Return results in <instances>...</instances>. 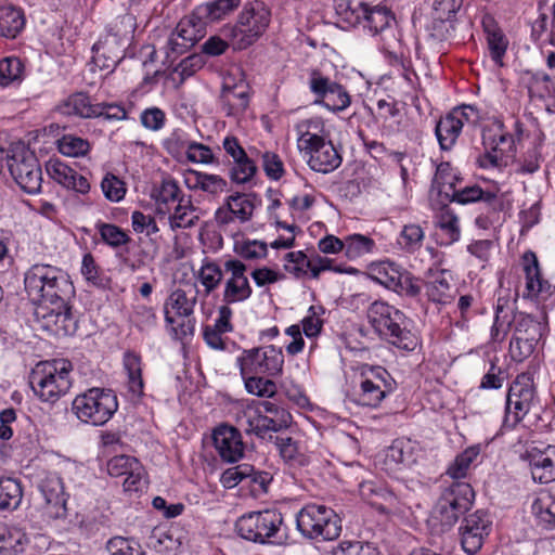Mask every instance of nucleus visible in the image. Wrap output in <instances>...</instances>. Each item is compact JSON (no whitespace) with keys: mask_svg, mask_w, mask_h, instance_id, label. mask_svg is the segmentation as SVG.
<instances>
[{"mask_svg":"<svg viewBox=\"0 0 555 555\" xmlns=\"http://www.w3.org/2000/svg\"><path fill=\"white\" fill-rule=\"evenodd\" d=\"M299 147L309 155L308 165L313 171L330 173L341 165L339 151L332 141H326L319 134L304 133L299 139Z\"/></svg>","mask_w":555,"mask_h":555,"instance_id":"ddd939ff","label":"nucleus"},{"mask_svg":"<svg viewBox=\"0 0 555 555\" xmlns=\"http://www.w3.org/2000/svg\"><path fill=\"white\" fill-rule=\"evenodd\" d=\"M101 240L113 249H118L131 242L126 231L114 223L99 222L95 225Z\"/></svg>","mask_w":555,"mask_h":555,"instance_id":"8fccbe9b","label":"nucleus"},{"mask_svg":"<svg viewBox=\"0 0 555 555\" xmlns=\"http://www.w3.org/2000/svg\"><path fill=\"white\" fill-rule=\"evenodd\" d=\"M64 273L65 271L61 268L48 263L33 264L24 275V285L28 297L33 299L36 295H42L44 288L56 278L63 276Z\"/></svg>","mask_w":555,"mask_h":555,"instance_id":"4be33fe9","label":"nucleus"},{"mask_svg":"<svg viewBox=\"0 0 555 555\" xmlns=\"http://www.w3.org/2000/svg\"><path fill=\"white\" fill-rule=\"evenodd\" d=\"M533 512L547 529L555 528V494L547 493L538 498L532 504Z\"/></svg>","mask_w":555,"mask_h":555,"instance_id":"4d7b16f0","label":"nucleus"},{"mask_svg":"<svg viewBox=\"0 0 555 555\" xmlns=\"http://www.w3.org/2000/svg\"><path fill=\"white\" fill-rule=\"evenodd\" d=\"M283 417V413L282 417L275 418L254 411L248 414L244 430L247 435H255L259 439L271 442L275 437L273 434H283L282 431L292 425L291 422H286Z\"/></svg>","mask_w":555,"mask_h":555,"instance_id":"aec40b11","label":"nucleus"},{"mask_svg":"<svg viewBox=\"0 0 555 555\" xmlns=\"http://www.w3.org/2000/svg\"><path fill=\"white\" fill-rule=\"evenodd\" d=\"M63 114L76 115L81 118H98L99 107L91 102L90 96L85 92L70 94L60 106Z\"/></svg>","mask_w":555,"mask_h":555,"instance_id":"72a5a7b5","label":"nucleus"},{"mask_svg":"<svg viewBox=\"0 0 555 555\" xmlns=\"http://www.w3.org/2000/svg\"><path fill=\"white\" fill-rule=\"evenodd\" d=\"M367 320L377 335L395 347L412 351L417 346V338L408 328L405 314L386 301L375 300L367 309Z\"/></svg>","mask_w":555,"mask_h":555,"instance_id":"7ed1b4c3","label":"nucleus"},{"mask_svg":"<svg viewBox=\"0 0 555 555\" xmlns=\"http://www.w3.org/2000/svg\"><path fill=\"white\" fill-rule=\"evenodd\" d=\"M93 63L101 69L113 72L125 56V44L117 33L109 30L104 40L92 48Z\"/></svg>","mask_w":555,"mask_h":555,"instance_id":"6ab92c4d","label":"nucleus"},{"mask_svg":"<svg viewBox=\"0 0 555 555\" xmlns=\"http://www.w3.org/2000/svg\"><path fill=\"white\" fill-rule=\"evenodd\" d=\"M491 528L492 518L487 511L478 509L465 516L459 529L464 552L468 555L479 552Z\"/></svg>","mask_w":555,"mask_h":555,"instance_id":"2eb2a0df","label":"nucleus"},{"mask_svg":"<svg viewBox=\"0 0 555 555\" xmlns=\"http://www.w3.org/2000/svg\"><path fill=\"white\" fill-rule=\"evenodd\" d=\"M296 528L306 539L333 541L341 533V519L333 508L310 503L296 514Z\"/></svg>","mask_w":555,"mask_h":555,"instance_id":"39448f33","label":"nucleus"},{"mask_svg":"<svg viewBox=\"0 0 555 555\" xmlns=\"http://www.w3.org/2000/svg\"><path fill=\"white\" fill-rule=\"evenodd\" d=\"M39 488L44 500L43 515L52 520L64 519L67 516V498L62 479L56 476L47 477Z\"/></svg>","mask_w":555,"mask_h":555,"instance_id":"f3484780","label":"nucleus"},{"mask_svg":"<svg viewBox=\"0 0 555 555\" xmlns=\"http://www.w3.org/2000/svg\"><path fill=\"white\" fill-rule=\"evenodd\" d=\"M416 461L410 440L397 439L388 448L385 455L387 470L396 472L401 466H410Z\"/></svg>","mask_w":555,"mask_h":555,"instance_id":"7c9ffc66","label":"nucleus"},{"mask_svg":"<svg viewBox=\"0 0 555 555\" xmlns=\"http://www.w3.org/2000/svg\"><path fill=\"white\" fill-rule=\"evenodd\" d=\"M177 202L178 204L175 208V212L169 218L171 229L176 230L178 228L186 229L194 227L198 221V216L193 215L197 208L193 205L191 196L182 194Z\"/></svg>","mask_w":555,"mask_h":555,"instance_id":"58836bf2","label":"nucleus"},{"mask_svg":"<svg viewBox=\"0 0 555 555\" xmlns=\"http://www.w3.org/2000/svg\"><path fill=\"white\" fill-rule=\"evenodd\" d=\"M122 364L128 376L129 390L138 397L143 395L144 382L142 378V359L134 351H126L122 358Z\"/></svg>","mask_w":555,"mask_h":555,"instance_id":"e433bc0d","label":"nucleus"},{"mask_svg":"<svg viewBox=\"0 0 555 555\" xmlns=\"http://www.w3.org/2000/svg\"><path fill=\"white\" fill-rule=\"evenodd\" d=\"M538 337L535 335H514L509 343V352L513 360L521 362L530 357L537 346Z\"/></svg>","mask_w":555,"mask_h":555,"instance_id":"bf43d9fd","label":"nucleus"},{"mask_svg":"<svg viewBox=\"0 0 555 555\" xmlns=\"http://www.w3.org/2000/svg\"><path fill=\"white\" fill-rule=\"evenodd\" d=\"M250 101V88L245 82L222 85L219 102L221 109L227 116L242 115L248 107Z\"/></svg>","mask_w":555,"mask_h":555,"instance_id":"5701e85b","label":"nucleus"},{"mask_svg":"<svg viewBox=\"0 0 555 555\" xmlns=\"http://www.w3.org/2000/svg\"><path fill=\"white\" fill-rule=\"evenodd\" d=\"M198 281L204 286L206 295L216 291L223 280V264L220 266L215 260L204 258L198 271Z\"/></svg>","mask_w":555,"mask_h":555,"instance_id":"a19ab883","label":"nucleus"},{"mask_svg":"<svg viewBox=\"0 0 555 555\" xmlns=\"http://www.w3.org/2000/svg\"><path fill=\"white\" fill-rule=\"evenodd\" d=\"M423 288V281L414 276L410 271L403 269L396 281L392 292L400 296L416 299Z\"/></svg>","mask_w":555,"mask_h":555,"instance_id":"6e6d98bb","label":"nucleus"},{"mask_svg":"<svg viewBox=\"0 0 555 555\" xmlns=\"http://www.w3.org/2000/svg\"><path fill=\"white\" fill-rule=\"evenodd\" d=\"M461 120L448 113L436 122L435 134L441 151H451L455 145L461 132Z\"/></svg>","mask_w":555,"mask_h":555,"instance_id":"c756f323","label":"nucleus"},{"mask_svg":"<svg viewBox=\"0 0 555 555\" xmlns=\"http://www.w3.org/2000/svg\"><path fill=\"white\" fill-rule=\"evenodd\" d=\"M260 199L256 193L235 192L225 197L223 204L216 210L215 220L219 227L238 221L245 223L253 218Z\"/></svg>","mask_w":555,"mask_h":555,"instance_id":"4468645a","label":"nucleus"},{"mask_svg":"<svg viewBox=\"0 0 555 555\" xmlns=\"http://www.w3.org/2000/svg\"><path fill=\"white\" fill-rule=\"evenodd\" d=\"M8 168L18 186L28 194L41 190L42 170L35 153L25 146L16 147L8 156Z\"/></svg>","mask_w":555,"mask_h":555,"instance_id":"f8f14e48","label":"nucleus"},{"mask_svg":"<svg viewBox=\"0 0 555 555\" xmlns=\"http://www.w3.org/2000/svg\"><path fill=\"white\" fill-rule=\"evenodd\" d=\"M396 388V380L390 373L379 365L363 367L359 385L353 391V401L362 406L377 408Z\"/></svg>","mask_w":555,"mask_h":555,"instance_id":"6e6552de","label":"nucleus"},{"mask_svg":"<svg viewBox=\"0 0 555 555\" xmlns=\"http://www.w3.org/2000/svg\"><path fill=\"white\" fill-rule=\"evenodd\" d=\"M351 103V99L344 86L336 82L322 105L332 112H341Z\"/></svg>","mask_w":555,"mask_h":555,"instance_id":"338daca9","label":"nucleus"},{"mask_svg":"<svg viewBox=\"0 0 555 555\" xmlns=\"http://www.w3.org/2000/svg\"><path fill=\"white\" fill-rule=\"evenodd\" d=\"M24 11L12 3L0 2V37L14 39L24 29Z\"/></svg>","mask_w":555,"mask_h":555,"instance_id":"bb28decb","label":"nucleus"},{"mask_svg":"<svg viewBox=\"0 0 555 555\" xmlns=\"http://www.w3.org/2000/svg\"><path fill=\"white\" fill-rule=\"evenodd\" d=\"M46 168L49 176L66 189L69 188L72 181L75 179V175L77 173L75 169L60 159H50L47 163Z\"/></svg>","mask_w":555,"mask_h":555,"instance_id":"e2e57ef3","label":"nucleus"},{"mask_svg":"<svg viewBox=\"0 0 555 555\" xmlns=\"http://www.w3.org/2000/svg\"><path fill=\"white\" fill-rule=\"evenodd\" d=\"M284 354L282 348L274 345L243 349L236 358L241 377L247 375H267L278 377L283 373Z\"/></svg>","mask_w":555,"mask_h":555,"instance_id":"1a4fd4ad","label":"nucleus"},{"mask_svg":"<svg viewBox=\"0 0 555 555\" xmlns=\"http://www.w3.org/2000/svg\"><path fill=\"white\" fill-rule=\"evenodd\" d=\"M437 228L442 232L441 245H451L460 238L457 216L444 206L437 216Z\"/></svg>","mask_w":555,"mask_h":555,"instance_id":"79ce46f5","label":"nucleus"},{"mask_svg":"<svg viewBox=\"0 0 555 555\" xmlns=\"http://www.w3.org/2000/svg\"><path fill=\"white\" fill-rule=\"evenodd\" d=\"M272 378L267 377V375H247L242 377L246 391L261 398H272L276 393L278 387Z\"/></svg>","mask_w":555,"mask_h":555,"instance_id":"09e8293b","label":"nucleus"},{"mask_svg":"<svg viewBox=\"0 0 555 555\" xmlns=\"http://www.w3.org/2000/svg\"><path fill=\"white\" fill-rule=\"evenodd\" d=\"M274 443L283 461L291 467H304L309 464V459L299 451L297 441L284 434L275 435Z\"/></svg>","mask_w":555,"mask_h":555,"instance_id":"f704fd0d","label":"nucleus"},{"mask_svg":"<svg viewBox=\"0 0 555 555\" xmlns=\"http://www.w3.org/2000/svg\"><path fill=\"white\" fill-rule=\"evenodd\" d=\"M506 304V300L499 298L495 306L494 322L491 327V339L495 343H502L505 339L513 324V311L505 308Z\"/></svg>","mask_w":555,"mask_h":555,"instance_id":"a18cd8bd","label":"nucleus"},{"mask_svg":"<svg viewBox=\"0 0 555 555\" xmlns=\"http://www.w3.org/2000/svg\"><path fill=\"white\" fill-rule=\"evenodd\" d=\"M233 249L237 256L249 261L266 258L268 255L267 244L257 240H236Z\"/></svg>","mask_w":555,"mask_h":555,"instance_id":"5fc2aeb1","label":"nucleus"},{"mask_svg":"<svg viewBox=\"0 0 555 555\" xmlns=\"http://www.w3.org/2000/svg\"><path fill=\"white\" fill-rule=\"evenodd\" d=\"M80 272L89 285L96 288H106L108 286L109 278L98 264L91 253L83 255Z\"/></svg>","mask_w":555,"mask_h":555,"instance_id":"de8ad7c7","label":"nucleus"},{"mask_svg":"<svg viewBox=\"0 0 555 555\" xmlns=\"http://www.w3.org/2000/svg\"><path fill=\"white\" fill-rule=\"evenodd\" d=\"M242 0H214L202 3L194 9V16L206 24L222 20L241 4Z\"/></svg>","mask_w":555,"mask_h":555,"instance_id":"2f4dec72","label":"nucleus"},{"mask_svg":"<svg viewBox=\"0 0 555 555\" xmlns=\"http://www.w3.org/2000/svg\"><path fill=\"white\" fill-rule=\"evenodd\" d=\"M206 23L203 20H197L194 16V11L191 16L181 20L173 31L189 48H192L203 36Z\"/></svg>","mask_w":555,"mask_h":555,"instance_id":"c03bdc74","label":"nucleus"},{"mask_svg":"<svg viewBox=\"0 0 555 555\" xmlns=\"http://www.w3.org/2000/svg\"><path fill=\"white\" fill-rule=\"evenodd\" d=\"M256 172L257 166L255 162L245 154V156L233 160V166L230 169V179L237 184H244L249 182Z\"/></svg>","mask_w":555,"mask_h":555,"instance_id":"052dcab7","label":"nucleus"},{"mask_svg":"<svg viewBox=\"0 0 555 555\" xmlns=\"http://www.w3.org/2000/svg\"><path fill=\"white\" fill-rule=\"evenodd\" d=\"M184 183L189 190H201L209 195L217 196L227 191L228 182L221 176L190 169L184 175Z\"/></svg>","mask_w":555,"mask_h":555,"instance_id":"a878e982","label":"nucleus"},{"mask_svg":"<svg viewBox=\"0 0 555 555\" xmlns=\"http://www.w3.org/2000/svg\"><path fill=\"white\" fill-rule=\"evenodd\" d=\"M332 555H379L378 550L361 541H341L332 550Z\"/></svg>","mask_w":555,"mask_h":555,"instance_id":"69168bd1","label":"nucleus"},{"mask_svg":"<svg viewBox=\"0 0 555 555\" xmlns=\"http://www.w3.org/2000/svg\"><path fill=\"white\" fill-rule=\"evenodd\" d=\"M374 248V240L362 234H351L344 240L345 255L351 260L372 253Z\"/></svg>","mask_w":555,"mask_h":555,"instance_id":"3c124183","label":"nucleus"},{"mask_svg":"<svg viewBox=\"0 0 555 555\" xmlns=\"http://www.w3.org/2000/svg\"><path fill=\"white\" fill-rule=\"evenodd\" d=\"M249 281H224L222 301L228 305L244 302L251 297Z\"/></svg>","mask_w":555,"mask_h":555,"instance_id":"603ef678","label":"nucleus"},{"mask_svg":"<svg viewBox=\"0 0 555 555\" xmlns=\"http://www.w3.org/2000/svg\"><path fill=\"white\" fill-rule=\"evenodd\" d=\"M89 150L90 143L80 137L65 134L59 141V151L66 156H83L89 152Z\"/></svg>","mask_w":555,"mask_h":555,"instance_id":"0e129e2a","label":"nucleus"},{"mask_svg":"<svg viewBox=\"0 0 555 555\" xmlns=\"http://www.w3.org/2000/svg\"><path fill=\"white\" fill-rule=\"evenodd\" d=\"M70 410L82 423L102 426L118 410V400L113 390L92 387L75 397Z\"/></svg>","mask_w":555,"mask_h":555,"instance_id":"423d86ee","label":"nucleus"},{"mask_svg":"<svg viewBox=\"0 0 555 555\" xmlns=\"http://www.w3.org/2000/svg\"><path fill=\"white\" fill-rule=\"evenodd\" d=\"M237 535L258 545L281 546L288 541L284 515L276 508L249 512L235 521Z\"/></svg>","mask_w":555,"mask_h":555,"instance_id":"f03ea898","label":"nucleus"},{"mask_svg":"<svg viewBox=\"0 0 555 555\" xmlns=\"http://www.w3.org/2000/svg\"><path fill=\"white\" fill-rule=\"evenodd\" d=\"M481 26L486 36V41L491 60L499 67H503V59L506 54L509 44L506 35L500 27L494 16L489 13L482 15Z\"/></svg>","mask_w":555,"mask_h":555,"instance_id":"412c9836","label":"nucleus"},{"mask_svg":"<svg viewBox=\"0 0 555 555\" xmlns=\"http://www.w3.org/2000/svg\"><path fill=\"white\" fill-rule=\"evenodd\" d=\"M75 294V286L65 272L52 281L42 295L31 299L38 304L35 315L43 330L54 336H72L76 333L78 321L72 311Z\"/></svg>","mask_w":555,"mask_h":555,"instance_id":"f257e3e1","label":"nucleus"},{"mask_svg":"<svg viewBox=\"0 0 555 555\" xmlns=\"http://www.w3.org/2000/svg\"><path fill=\"white\" fill-rule=\"evenodd\" d=\"M196 304V297L188 298L186 293L177 288L167 297L164 304V314L165 321L167 324L173 325L176 320L175 315L189 318L194 312V307Z\"/></svg>","mask_w":555,"mask_h":555,"instance_id":"cd10ccee","label":"nucleus"},{"mask_svg":"<svg viewBox=\"0 0 555 555\" xmlns=\"http://www.w3.org/2000/svg\"><path fill=\"white\" fill-rule=\"evenodd\" d=\"M335 83L336 81L323 75L321 70L312 69L310 72L308 85L311 93L315 96L314 103L322 104L331 90H333Z\"/></svg>","mask_w":555,"mask_h":555,"instance_id":"13d9d810","label":"nucleus"},{"mask_svg":"<svg viewBox=\"0 0 555 555\" xmlns=\"http://www.w3.org/2000/svg\"><path fill=\"white\" fill-rule=\"evenodd\" d=\"M28 544L29 538L24 531L0 525V555H21Z\"/></svg>","mask_w":555,"mask_h":555,"instance_id":"473e14b6","label":"nucleus"},{"mask_svg":"<svg viewBox=\"0 0 555 555\" xmlns=\"http://www.w3.org/2000/svg\"><path fill=\"white\" fill-rule=\"evenodd\" d=\"M286 263L284 264L285 270L293 274L297 279H301L308 275L307 266H310V258L307 255L299 251H291L285 255Z\"/></svg>","mask_w":555,"mask_h":555,"instance_id":"774afa93","label":"nucleus"},{"mask_svg":"<svg viewBox=\"0 0 555 555\" xmlns=\"http://www.w3.org/2000/svg\"><path fill=\"white\" fill-rule=\"evenodd\" d=\"M521 264L526 276V296L537 298L551 295V284L542 279L538 257L532 250L524 253Z\"/></svg>","mask_w":555,"mask_h":555,"instance_id":"b1692460","label":"nucleus"},{"mask_svg":"<svg viewBox=\"0 0 555 555\" xmlns=\"http://www.w3.org/2000/svg\"><path fill=\"white\" fill-rule=\"evenodd\" d=\"M426 296L429 301L438 305H448L452 301V286L447 278L446 271H438L430 274L429 279L424 282Z\"/></svg>","mask_w":555,"mask_h":555,"instance_id":"c85d7f7f","label":"nucleus"},{"mask_svg":"<svg viewBox=\"0 0 555 555\" xmlns=\"http://www.w3.org/2000/svg\"><path fill=\"white\" fill-rule=\"evenodd\" d=\"M425 234L420 224H405L399 235L398 244L406 253H415L421 249Z\"/></svg>","mask_w":555,"mask_h":555,"instance_id":"864d4df0","label":"nucleus"},{"mask_svg":"<svg viewBox=\"0 0 555 555\" xmlns=\"http://www.w3.org/2000/svg\"><path fill=\"white\" fill-rule=\"evenodd\" d=\"M496 131L491 134L492 129L483 131V142L490 141L492 150H495L505 157H513L516 152L515 138L508 132H504V124L498 120L494 124Z\"/></svg>","mask_w":555,"mask_h":555,"instance_id":"c9c22d12","label":"nucleus"},{"mask_svg":"<svg viewBox=\"0 0 555 555\" xmlns=\"http://www.w3.org/2000/svg\"><path fill=\"white\" fill-rule=\"evenodd\" d=\"M270 21L271 11L263 2L256 0L245 3L231 28L234 49L244 50L258 41L269 27Z\"/></svg>","mask_w":555,"mask_h":555,"instance_id":"0eeeda50","label":"nucleus"},{"mask_svg":"<svg viewBox=\"0 0 555 555\" xmlns=\"http://www.w3.org/2000/svg\"><path fill=\"white\" fill-rule=\"evenodd\" d=\"M181 196V189L172 178L163 179L160 185L155 188L151 194L159 212H165L163 206L167 207L170 203L177 202Z\"/></svg>","mask_w":555,"mask_h":555,"instance_id":"49530a36","label":"nucleus"},{"mask_svg":"<svg viewBox=\"0 0 555 555\" xmlns=\"http://www.w3.org/2000/svg\"><path fill=\"white\" fill-rule=\"evenodd\" d=\"M480 453L479 446H472L466 448L463 452L457 454L452 463L447 468L446 474L454 481H460L467 476L470 465Z\"/></svg>","mask_w":555,"mask_h":555,"instance_id":"37998d69","label":"nucleus"},{"mask_svg":"<svg viewBox=\"0 0 555 555\" xmlns=\"http://www.w3.org/2000/svg\"><path fill=\"white\" fill-rule=\"evenodd\" d=\"M362 27L372 36H382L395 22V15L390 9L385 5H374L365 3L362 5Z\"/></svg>","mask_w":555,"mask_h":555,"instance_id":"393cba45","label":"nucleus"},{"mask_svg":"<svg viewBox=\"0 0 555 555\" xmlns=\"http://www.w3.org/2000/svg\"><path fill=\"white\" fill-rule=\"evenodd\" d=\"M474 502L475 491L470 483L453 481L442 490L435 511L441 525L451 528L473 507Z\"/></svg>","mask_w":555,"mask_h":555,"instance_id":"9d476101","label":"nucleus"},{"mask_svg":"<svg viewBox=\"0 0 555 555\" xmlns=\"http://www.w3.org/2000/svg\"><path fill=\"white\" fill-rule=\"evenodd\" d=\"M24 65L17 57H5L0 61V87H8L22 78Z\"/></svg>","mask_w":555,"mask_h":555,"instance_id":"680f3d73","label":"nucleus"},{"mask_svg":"<svg viewBox=\"0 0 555 555\" xmlns=\"http://www.w3.org/2000/svg\"><path fill=\"white\" fill-rule=\"evenodd\" d=\"M535 387L530 373H521L511 384L505 402L502 429L513 430L529 413Z\"/></svg>","mask_w":555,"mask_h":555,"instance_id":"9b49d317","label":"nucleus"},{"mask_svg":"<svg viewBox=\"0 0 555 555\" xmlns=\"http://www.w3.org/2000/svg\"><path fill=\"white\" fill-rule=\"evenodd\" d=\"M520 459L528 463L534 482L545 485L555 481V446L529 447Z\"/></svg>","mask_w":555,"mask_h":555,"instance_id":"dca6fc26","label":"nucleus"},{"mask_svg":"<svg viewBox=\"0 0 555 555\" xmlns=\"http://www.w3.org/2000/svg\"><path fill=\"white\" fill-rule=\"evenodd\" d=\"M72 370L73 365L66 359L39 363L30 374V387L42 401L53 403L70 389Z\"/></svg>","mask_w":555,"mask_h":555,"instance_id":"20e7f679","label":"nucleus"},{"mask_svg":"<svg viewBox=\"0 0 555 555\" xmlns=\"http://www.w3.org/2000/svg\"><path fill=\"white\" fill-rule=\"evenodd\" d=\"M214 446L223 462L235 463L244 455L241 431L231 425H220L212 433Z\"/></svg>","mask_w":555,"mask_h":555,"instance_id":"a211bd4d","label":"nucleus"},{"mask_svg":"<svg viewBox=\"0 0 555 555\" xmlns=\"http://www.w3.org/2000/svg\"><path fill=\"white\" fill-rule=\"evenodd\" d=\"M22 498L21 482L12 477L0 476V511L17 508Z\"/></svg>","mask_w":555,"mask_h":555,"instance_id":"ea45409f","label":"nucleus"},{"mask_svg":"<svg viewBox=\"0 0 555 555\" xmlns=\"http://www.w3.org/2000/svg\"><path fill=\"white\" fill-rule=\"evenodd\" d=\"M402 270V267L392 261H379L370 266L369 276L376 283L392 291Z\"/></svg>","mask_w":555,"mask_h":555,"instance_id":"4c0bfd02","label":"nucleus"}]
</instances>
